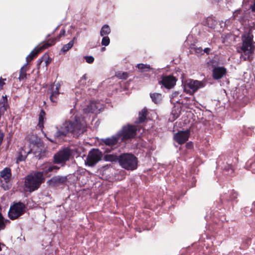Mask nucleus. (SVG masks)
Wrapping results in <instances>:
<instances>
[{
	"label": "nucleus",
	"mask_w": 255,
	"mask_h": 255,
	"mask_svg": "<svg viewBox=\"0 0 255 255\" xmlns=\"http://www.w3.org/2000/svg\"><path fill=\"white\" fill-rule=\"evenodd\" d=\"M111 32V29L110 26L107 24H105L101 28L100 31V35L101 36L108 35Z\"/></svg>",
	"instance_id": "24"
},
{
	"label": "nucleus",
	"mask_w": 255,
	"mask_h": 255,
	"mask_svg": "<svg viewBox=\"0 0 255 255\" xmlns=\"http://www.w3.org/2000/svg\"><path fill=\"white\" fill-rule=\"evenodd\" d=\"M136 67L140 70V72H147L151 68L149 65L144 64L142 63L138 64Z\"/></svg>",
	"instance_id": "25"
},
{
	"label": "nucleus",
	"mask_w": 255,
	"mask_h": 255,
	"mask_svg": "<svg viewBox=\"0 0 255 255\" xmlns=\"http://www.w3.org/2000/svg\"><path fill=\"white\" fill-rule=\"evenodd\" d=\"M59 167L57 166H52L49 163H45L41 166L40 169L42 171L41 172L43 173V175L46 174L49 172L52 171L53 170H58Z\"/></svg>",
	"instance_id": "19"
},
{
	"label": "nucleus",
	"mask_w": 255,
	"mask_h": 255,
	"mask_svg": "<svg viewBox=\"0 0 255 255\" xmlns=\"http://www.w3.org/2000/svg\"><path fill=\"white\" fill-rule=\"evenodd\" d=\"M44 180L42 172H35L27 175L25 179L24 186L26 190L33 192L37 190Z\"/></svg>",
	"instance_id": "3"
},
{
	"label": "nucleus",
	"mask_w": 255,
	"mask_h": 255,
	"mask_svg": "<svg viewBox=\"0 0 255 255\" xmlns=\"http://www.w3.org/2000/svg\"><path fill=\"white\" fill-rule=\"evenodd\" d=\"M102 108V105L97 102H90L86 105V107L83 109L84 113H95L97 114L99 113L100 110Z\"/></svg>",
	"instance_id": "12"
},
{
	"label": "nucleus",
	"mask_w": 255,
	"mask_h": 255,
	"mask_svg": "<svg viewBox=\"0 0 255 255\" xmlns=\"http://www.w3.org/2000/svg\"><path fill=\"white\" fill-rule=\"evenodd\" d=\"M227 72L226 69L223 67H216L213 70V77L214 79L218 80L221 79Z\"/></svg>",
	"instance_id": "15"
},
{
	"label": "nucleus",
	"mask_w": 255,
	"mask_h": 255,
	"mask_svg": "<svg viewBox=\"0 0 255 255\" xmlns=\"http://www.w3.org/2000/svg\"><path fill=\"white\" fill-rule=\"evenodd\" d=\"M204 87V84L197 80H189L184 86V90L188 93L192 94L199 89Z\"/></svg>",
	"instance_id": "10"
},
{
	"label": "nucleus",
	"mask_w": 255,
	"mask_h": 255,
	"mask_svg": "<svg viewBox=\"0 0 255 255\" xmlns=\"http://www.w3.org/2000/svg\"><path fill=\"white\" fill-rule=\"evenodd\" d=\"M120 165L125 169L133 170L137 167V158L132 154L123 153L119 157Z\"/></svg>",
	"instance_id": "4"
},
{
	"label": "nucleus",
	"mask_w": 255,
	"mask_h": 255,
	"mask_svg": "<svg viewBox=\"0 0 255 255\" xmlns=\"http://www.w3.org/2000/svg\"><path fill=\"white\" fill-rule=\"evenodd\" d=\"M207 24L210 27H212L213 26L216 25V21L214 20L211 17H208L207 20Z\"/></svg>",
	"instance_id": "34"
},
{
	"label": "nucleus",
	"mask_w": 255,
	"mask_h": 255,
	"mask_svg": "<svg viewBox=\"0 0 255 255\" xmlns=\"http://www.w3.org/2000/svg\"><path fill=\"white\" fill-rule=\"evenodd\" d=\"M0 106H8L7 104V99L6 96H2L1 100H0Z\"/></svg>",
	"instance_id": "31"
},
{
	"label": "nucleus",
	"mask_w": 255,
	"mask_h": 255,
	"mask_svg": "<svg viewBox=\"0 0 255 255\" xmlns=\"http://www.w3.org/2000/svg\"><path fill=\"white\" fill-rule=\"evenodd\" d=\"M11 175L9 168L5 167L0 173V176L5 180H8Z\"/></svg>",
	"instance_id": "20"
},
{
	"label": "nucleus",
	"mask_w": 255,
	"mask_h": 255,
	"mask_svg": "<svg viewBox=\"0 0 255 255\" xmlns=\"http://www.w3.org/2000/svg\"><path fill=\"white\" fill-rule=\"evenodd\" d=\"M1 250V243H0V251Z\"/></svg>",
	"instance_id": "45"
},
{
	"label": "nucleus",
	"mask_w": 255,
	"mask_h": 255,
	"mask_svg": "<svg viewBox=\"0 0 255 255\" xmlns=\"http://www.w3.org/2000/svg\"><path fill=\"white\" fill-rule=\"evenodd\" d=\"M229 171H230V173H229V174L231 175L232 173L233 172V167L232 166H230L229 167Z\"/></svg>",
	"instance_id": "41"
},
{
	"label": "nucleus",
	"mask_w": 255,
	"mask_h": 255,
	"mask_svg": "<svg viewBox=\"0 0 255 255\" xmlns=\"http://www.w3.org/2000/svg\"><path fill=\"white\" fill-rule=\"evenodd\" d=\"M186 146L187 148H192L193 147V143L191 142H189L186 143Z\"/></svg>",
	"instance_id": "38"
},
{
	"label": "nucleus",
	"mask_w": 255,
	"mask_h": 255,
	"mask_svg": "<svg viewBox=\"0 0 255 255\" xmlns=\"http://www.w3.org/2000/svg\"><path fill=\"white\" fill-rule=\"evenodd\" d=\"M27 64V63L25 64L21 68L19 76V79L20 81L25 79L26 77V71L27 70L26 67Z\"/></svg>",
	"instance_id": "23"
},
{
	"label": "nucleus",
	"mask_w": 255,
	"mask_h": 255,
	"mask_svg": "<svg viewBox=\"0 0 255 255\" xmlns=\"http://www.w3.org/2000/svg\"><path fill=\"white\" fill-rule=\"evenodd\" d=\"M88 79V76L87 74L84 75L82 77H81L80 79L79 80L78 82V88L80 89V91H78L75 89V95L76 98L77 100H80L81 96L80 95L82 94V90L83 88L86 85L87 83V80Z\"/></svg>",
	"instance_id": "14"
},
{
	"label": "nucleus",
	"mask_w": 255,
	"mask_h": 255,
	"mask_svg": "<svg viewBox=\"0 0 255 255\" xmlns=\"http://www.w3.org/2000/svg\"><path fill=\"white\" fill-rule=\"evenodd\" d=\"M86 62L88 63H92L94 61V58L92 56H87L85 57Z\"/></svg>",
	"instance_id": "36"
},
{
	"label": "nucleus",
	"mask_w": 255,
	"mask_h": 255,
	"mask_svg": "<svg viewBox=\"0 0 255 255\" xmlns=\"http://www.w3.org/2000/svg\"><path fill=\"white\" fill-rule=\"evenodd\" d=\"M9 222V220H5L1 213H0V231L4 230L6 223Z\"/></svg>",
	"instance_id": "27"
},
{
	"label": "nucleus",
	"mask_w": 255,
	"mask_h": 255,
	"mask_svg": "<svg viewBox=\"0 0 255 255\" xmlns=\"http://www.w3.org/2000/svg\"><path fill=\"white\" fill-rule=\"evenodd\" d=\"M25 211V205L21 202L14 203L10 206L8 213V217L11 220H15L23 215Z\"/></svg>",
	"instance_id": "6"
},
{
	"label": "nucleus",
	"mask_w": 255,
	"mask_h": 255,
	"mask_svg": "<svg viewBox=\"0 0 255 255\" xmlns=\"http://www.w3.org/2000/svg\"><path fill=\"white\" fill-rule=\"evenodd\" d=\"M87 124L83 118L76 116L70 120L66 121L58 126L54 133L56 138L67 136L70 133L74 136L78 137L86 130Z\"/></svg>",
	"instance_id": "1"
},
{
	"label": "nucleus",
	"mask_w": 255,
	"mask_h": 255,
	"mask_svg": "<svg viewBox=\"0 0 255 255\" xmlns=\"http://www.w3.org/2000/svg\"><path fill=\"white\" fill-rule=\"evenodd\" d=\"M103 156V154L98 149H93L91 150L88 155L86 164L89 166H93L100 161Z\"/></svg>",
	"instance_id": "8"
},
{
	"label": "nucleus",
	"mask_w": 255,
	"mask_h": 255,
	"mask_svg": "<svg viewBox=\"0 0 255 255\" xmlns=\"http://www.w3.org/2000/svg\"><path fill=\"white\" fill-rule=\"evenodd\" d=\"M136 130L135 126L128 125L124 126L118 133L121 140H127L133 138L136 135Z\"/></svg>",
	"instance_id": "7"
},
{
	"label": "nucleus",
	"mask_w": 255,
	"mask_h": 255,
	"mask_svg": "<svg viewBox=\"0 0 255 255\" xmlns=\"http://www.w3.org/2000/svg\"><path fill=\"white\" fill-rule=\"evenodd\" d=\"M22 152V154H24V153L25 154H26V156L27 155V154H28L29 153H31V149H30L29 150L26 151H25V150L23 148H21V149H19V152Z\"/></svg>",
	"instance_id": "37"
},
{
	"label": "nucleus",
	"mask_w": 255,
	"mask_h": 255,
	"mask_svg": "<svg viewBox=\"0 0 255 255\" xmlns=\"http://www.w3.org/2000/svg\"><path fill=\"white\" fill-rule=\"evenodd\" d=\"M60 88V85H53L51 87V92L50 96V99L52 102H57V97L59 94V89Z\"/></svg>",
	"instance_id": "18"
},
{
	"label": "nucleus",
	"mask_w": 255,
	"mask_h": 255,
	"mask_svg": "<svg viewBox=\"0 0 255 255\" xmlns=\"http://www.w3.org/2000/svg\"><path fill=\"white\" fill-rule=\"evenodd\" d=\"M242 44L241 47V58L244 60L251 61L253 59V54L255 51L253 35L249 32L242 36Z\"/></svg>",
	"instance_id": "2"
},
{
	"label": "nucleus",
	"mask_w": 255,
	"mask_h": 255,
	"mask_svg": "<svg viewBox=\"0 0 255 255\" xmlns=\"http://www.w3.org/2000/svg\"><path fill=\"white\" fill-rule=\"evenodd\" d=\"M26 157H27L26 154H25L24 153V154H22V152H18V155L16 158V162L18 163L20 161H22L25 160Z\"/></svg>",
	"instance_id": "30"
},
{
	"label": "nucleus",
	"mask_w": 255,
	"mask_h": 255,
	"mask_svg": "<svg viewBox=\"0 0 255 255\" xmlns=\"http://www.w3.org/2000/svg\"><path fill=\"white\" fill-rule=\"evenodd\" d=\"M71 155V151L68 148L60 150L54 156V162L57 164L65 162L69 159Z\"/></svg>",
	"instance_id": "9"
},
{
	"label": "nucleus",
	"mask_w": 255,
	"mask_h": 255,
	"mask_svg": "<svg viewBox=\"0 0 255 255\" xmlns=\"http://www.w3.org/2000/svg\"><path fill=\"white\" fill-rule=\"evenodd\" d=\"M65 29H62L61 30L60 33H59V37H60L61 36H63L65 35Z\"/></svg>",
	"instance_id": "39"
},
{
	"label": "nucleus",
	"mask_w": 255,
	"mask_h": 255,
	"mask_svg": "<svg viewBox=\"0 0 255 255\" xmlns=\"http://www.w3.org/2000/svg\"><path fill=\"white\" fill-rule=\"evenodd\" d=\"M45 114V112L43 110H41L39 115V122L38 126L40 128L43 127L44 116Z\"/></svg>",
	"instance_id": "29"
},
{
	"label": "nucleus",
	"mask_w": 255,
	"mask_h": 255,
	"mask_svg": "<svg viewBox=\"0 0 255 255\" xmlns=\"http://www.w3.org/2000/svg\"><path fill=\"white\" fill-rule=\"evenodd\" d=\"M210 48H206L204 49V51L205 53H208L210 51Z\"/></svg>",
	"instance_id": "43"
},
{
	"label": "nucleus",
	"mask_w": 255,
	"mask_h": 255,
	"mask_svg": "<svg viewBox=\"0 0 255 255\" xmlns=\"http://www.w3.org/2000/svg\"><path fill=\"white\" fill-rule=\"evenodd\" d=\"M152 101L155 104L159 103L162 100V95L159 93H153L150 94Z\"/></svg>",
	"instance_id": "22"
},
{
	"label": "nucleus",
	"mask_w": 255,
	"mask_h": 255,
	"mask_svg": "<svg viewBox=\"0 0 255 255\" xmlns=\"http://www.w3.org/2000/svg\"><path fill=\"white\" fill-rule=\"evenodd\" d=\"M75 39V38L74 37L72 40L70 41L67 44L64 45L62 48V51L63 52H66L71 49L73 46L74 40Z\"/></svg>",
	"instance_id": "28"
},
{
	"label": "nucleus",
	"mask_w": 255,
	"mask_h": 255,
	"mask_svg": "<svg viewBox=\"0 0 255 255\" xmlns=\"http://www.w3.org/2000/svg\"><path fill=\"white\" fill-rule=\"evenodd\" d=\"M105 49H106V48H105V47H102V48H101V51H105Z\"/></svg>",
	"instance_id": "44"
},
{
	"label": "nucleus",
	"mask_w": 255,
	"mask_h": 255,
	"mask_svg": "<svg viewBox=\"0 0 255 255\" xmlns=\"http://www.w3.org/2000/svg\"><path fill=\"white\" fill-rule=\"evenodd\" d=\"M147 115V110L145 109H142L141 112L139 113V117L137 121L136 122V123H143Z\"/></svg>",
	"instance_id": "21"
},
{
	"label": "nucleus",
	"mask_w": 255,
	"mask_h": 255,
	"mask_svg": "<svg viewBox=\"0 0 255 255\" xmlns=\"http://www.w3.org/2000/svg\"><path fill=\"white\" fill-rule=\"evenodd\" d=\"M190 135L189 129L179 131L174 134L173 139L179 144H182L188 140Z\"/></svg>",
	"instance_id": "11"
},
{
	"label": "nucleus",
	"mask_w": 255,
	"mask_h": 255,
	"mask_svg": "<svg viewBox=\"0 0 255 255\" xmlns=\"http://www.w3.org/2000/svg\"><path fill=\"white\" fill-rule=\"evenodd\" d=\"M120 140H121V138L118 133L111 137L102 139V142L108 146H112L116 145Z\"/></svg>",
	"instance_id": "17"
},
{
	"label": "nucleus",
	"mask_w": 255,
	"mask_h": 255,
	"mask_svg": "<svg viewBox=\"0 0 255 255\" xmlns=\"http://www.w3.org/2000/svg\"><path fill=\"white\" fill-rule=\"evenodd\" d=\"M104 159L107 161L113 162L119 160V157L116 154H110L106 155L104 156Z\"/></svg>",
	"instance_id": "26"
},
{
	"label": "nucleus",
	"mask_w": 255,
	"mask_h": 255,
	"mask_svg": "<svg viewBox=\"0 0 255 255\" xmlns=\"http://www.w3.org/2000/svg\"><path fill=\"white\" fill-rule=\"evenodd\" d=\"M62 179V178L61 177H56L54 179L55 181L56 182H60L61 180Z\"/></svg>",
	"instance_id": "42"
},
{
	"label": "nucleus",
	"mask_w": 255,
	"mask_h": 255,
	"mask_svg": "<svg viewBox=\"0 0 255 255\" xmlns=\"http://www.w3.org/2000/svg\"><path fill=\"white\" fill-rule=\"evenodd\" d=\"M110 42V38L108 36H104L103 37L102 40V44L104 46H108Z\"/></svg>",
	"instance_id": "33"
},
{
	"label": "nucleus",
	"mask_w": 255,
	"mask_h": 255,
	"mask_svg": "<svg viewBox=\"0 0 255 255\" xmlns=\"http://www.w3.org/2000/svg\"><path fill=\"white\" fill-rule=\"evenodd\" d=\"M8 108V106H0V116L4 115L5 112Z\"/></svg>",
	"instance_id": "35"
},
{
	"label": "nucleus",
	"mask_w": 255,
	"mask_h": 255,
	"mask_svg": "<svg viewBox=\"0 0 255 255\" xmlns=\"http://www.w3.org/2000/svg\"><path fill=\"white\" fill-rule=\"evenodd\" d=\"M4 80H5V79H0V90L2 89V86L4 84Z\"/></svg>",
	"instance_id": "40"
},
{
	"label": "nucleus",
	"mask_w": 255,
	"mask_h": 255,
	"mask_svg": "<svg viewBox=\"0 0 255 255\" xmlns=\"http://www.w3.org/2000/svg\"><path fill=\"white\" fill-rule=\"evenodd\" d=\"M116 76L120 79H126L128 77V74L127 72H119L116 74Z\"/></svg>",
	"instance_id": "32"
},
{
	"label": "nucleus",
	"mask_w": 255,
	"mask_h": 255,
	"mask_svg": "<svg viewBox=\"0 0 255 255\" xmlns=\"http://www.w3.org/2000/svg\"><path fill=\"white\" fill-rule=\"evenodd\" d=\"M176 81L177 79L175 77L168 75L163 76L161 81L159 82V83L161 84L167 89H171L175 85Z\"/></svg>",
	"instance_id": "13"
},
{
	"label": "nucleus",
	"mask_w": 255,
	"mask_h": 255,
	"mask_svg": "<svg viewBox=\"0 0 255 255\" xmlns=\"http://www.w3.org/2000/svg\"><path fill=\"white\" fill-rule=\"evenodd\" d=\"M30 140L33 143L31 152H33L36 157L40 158L44 155L46 151L43 142L40 138L36 136H32Z\"/></svg>",
	"instance_id": "5"
},
{
	"label": "nucleus",
	"mask_w": 255,
	"mask_h": 255,
	"mask_svg": "<svg viewBox=\"0 0 255 255\" xmlns=\"http://www.w3.org/2000/svg\"><path fill=\"white\" fill-rule=\"evenodd\" d=\"M51 45V44H49L48 43H46L44 44L43 46L38 47V48H35L34 49H33L30 53V54L26 57V61L28 62L32 60L42 49L47 48Z\"/></svg>",
	"instance_id": "16"
}]
</instances>
